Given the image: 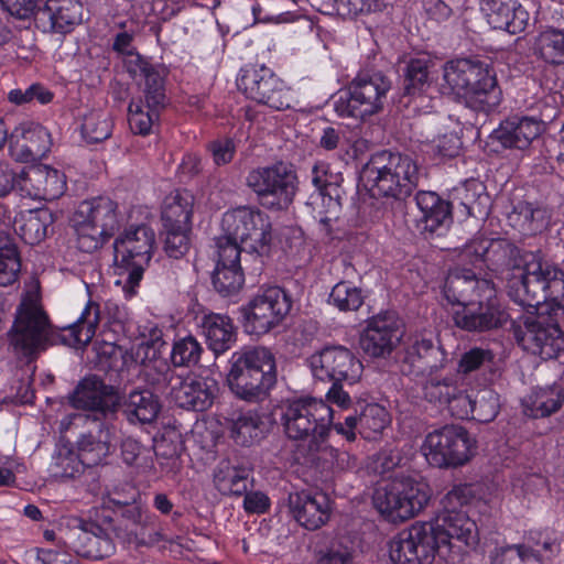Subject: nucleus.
<instances>
[{
	"label": "nucleus",
	"mask_w": 564,
	"mask_h": 564,
	"mask_svg": "<svg viewBox=\"0 0 564 564\" xmlns=\"http://www.w3.org/2000/svg\"><path fill=\"white\" fill-rule=\"evenodd\" d=\"M99 321V305L88 301L74 323L56 328L51 324L40 300L26 296L18 305L13 325L8 332L9 347L20 362L30 365L50 346L87 345L95 336Z\"/></svg>",
	"instance_id": "1"
},
{
	"label": "nucleus",
	"mask_w": 564,
	"mask_h": 564,
	"mask_svg": "<svg viewBox=\"0 0 564 564\" xmlns=\"http://www.w3.org/2000/svg\"><path fill=\"white\" fill-rule=\"evenodd\" d=\"M226 381L229 390L240 400L264 401L276 384L278 371L273 352L263 346L243 347L229 359Z\"/></svg>",
	"instance_id": "2"
},
{
	"label": "nucleus",
	"mask_w": 564,
	"mask_h": 564,
	"mask_svg": "<svg viewBox=\"0 0 564 564\" xmlns=\"http://www.w3.org/2000/svg\"><path fill=\"white\" fill-rule=\"evenodd\" d=\"M490 249H484L476 254V262L485 263L492 271L502 270V264L488 263L486 256ZM507 270H519V278L513 276L508 282V295L522 307L533 308L534 313H541L540 306L547 301L546 274L547 262L539 252L529 249H509L508 259L503 263Z\"/></svg>",
	"instance_id": "3"
},
{
	"label": "nucleus",
	"mask_w": 564,
	"mask_h": 564,
	"mask_svg": "<svg viewBox=\"0 0 564 564\" xmlns=\"http://www.w3.org/2000/svg\"><path fill=\"white\" fill-rule=\"evenodd\" d=\"M72 224L82 245L102 247L115 238L112 247H118L138 240L139 227H130L116 236L121 227L118 204L106 196L83 200L72 217Z\"/></svg>",
	"instance_id": "4"
},
{
	"label": "nucleus",
	"mask_w": 564,
	"mask_h": 564,
	"mask_svg": "<svg viewBox=\"0 0 564 564\" xmlns=\"http://www.w3.org/2000/svg\"><path fill=\"white\" fill-rule=\"evenodd\" d=\"M361 178L373 196L404 199L417 186L420 172L411 155L383 150L364 165Z\"/></svg>",
	"instance_id": "5"
},
{
	"label": "nucleus",
	"mask_w": 564,
	"mask_h": 564,
	"mask_svg": "<svg viewBox=\"0 0 564 564\" xmlns=\"http://www.w3.org/2000/svg\"><path fill=\"white\" fill-rule=\"evenodd\" d=\"M143 332V424L152 423L162 409L161 395L173 377L166 358L169 349L163 328L148 323Z\"/></svg>",
	"instance_id": "6"
},
{
	"label": "nucleus",
	"mask_w": 564,
	"mask_h": 564,
	"mask_svg": "<svg viewBox=\"0 0 564 564\" xmlns=\"http://www.w3.org/2000/svg\"><path fill=\"white\" fill-rule=\"evenodd\" d=\"M332 419L333 410L323 400L299 398L282 404L280 421L285 435L305 442L296 449L297 459H303V452L313 443L328 437Z\"/></svg>",
	"instance_id": "7"
},
{
	"label": "nucleus",
	"mask_w": 564,
	"mask_h": 564,
	"mask_svg": "<svg viewBox=\"0 0 564 564\" xmlns=\"http://www.w3.org/2000/svg\"><path fill=\"white\" fill-rule=\"evenodd\" d=\"M391 80L380 70H361L334 102L340 117L365 118L383 109Z\"/></svg>",
	"instance_id": "8"
},
{
	"label": "nucleus",
	"mask_w": 564,
	"mask_h": 564,
	"mask_svg": "<svg viewBox=\"0 0 564 564\" xmlns=\"http://www.w3.org/2000/svg\"><path fill=\"white\" fill-rule=\"evenodd\" d=\"M246 184L256 194L259 204L270 210L288 209L297 192L296 173L283 162L251 170Z\"/></svg>",
	"instance_id": "9"
},
{
	"label": "nucleus",
	"mask_w": 564,
	"mask_h": 564,
	"mask_svg": "<svg viewBox=\"0 0 564 564\" xmlns=\"http://www.w3.org/2000/svg\"><path fill=\"white\" fill-rule=\"evenodd\" d=\"M111 533L117 535V529L109 516L102 517V523L91 519L72 518L61 530L59 541L79 556L102 560L115 553Z\"/></svg>",
	"instance_id": "10"
},
{
	"label": "nucleus",
	"mask_w": 564,
	"mask_h": 564,
	"mask_svg": "<svg viewBox=\"0 0 564 564\" xmlns=\"http://www.w3.org/2000/svg\"><path fill=\"white\" fill-rule=\"evenodd\" d=\"M430 500L426 484L412 478H395L378 488L373 495L376 509L391 522H402L416 516Z\"/></svg>",
	"instance_id": "11"
},
{
	"label": "nucleus",
	"mask_w": 564,
	"mask_h": 564,
	"mask_svg": "<svg viewBox=\"0 0 564 564\" xmlns=\"http://www.w3.org/2000/svg\"><path fill=\"white\" fill-rule=\"evenodd\" d=\"M475 447L476 441L464 426L446 424L425 436L422 449L431 466L457 468L471 459Z\"/></svg>",
	"instance_id": "12"
},
{
	"label": "nucleus",
	"mask_w": 564,
	"mask_h": 564,
	"mask_svg": "<svg viewBox=\"0 0 564 564\" xmlns=\"http://www.w3.org/2000/svg\"><path fill=\"white\" fill-rule=\"evenodd\" d=\"M510 332L523 350L544 360L557 358L564 351L563 333L544 312L520 316L512 322Z\"/></svg>",
	"instance_id": "13"
},
{
	"label": "nucleus",
	"mask_w": 564,
	"mask_h": 564,
	"mask_svg": "<svg viewBox=\"0 0 564 564\" xmlns=\"http://www.w3.org/2000/svg\"><path fill=\"white\" fill-rule=\"evenodd\" d=\"M292 308V299L280 286L261 289L246 305L240 307L243 330L261 336L280 326Z\"/></svg>",
	"instance_id": "14"
},
{
	"label": "nucleus",
	"mask_w": 564,
	"mask_h": 564,
	"mask_svg": "<svg viewBox=\"0 0 564 564\" xmlns=\"http://www.w3.org/2000/svg\"><path fill=\"white\" fill-rule=\"evenodd\" d=\"M272 241L271 224L258 209L239 207L223 215L216 247H254Z\"/></svg>",
	"instance_id": "15"
},
{
	"label": "nucleus",
	"mask_w": 564,
	"mask_h": 564,
	"mask_svg": "<svg viewBox=\"0 0 564 564\" xmlns=\"http://www.w3.org/2000/svg\"><path fill=\"white\" fill-rule=\"evenodd\" d=\"M441 553L440 540L430 521L415 522L399 532L390 542L389 550L394 564H432Z\"/></svg>",
	"instance_id": "16"
},
{
	"label": "nucleus",
	"mask_w": 564,
	"mask_h": 564,
	"mask_svg": "<svg viewBox=\"0 0 564 564\" xmlns=\"http://www.w3.org/2000/svg\"><path fill=\"white\" fill-rule=\"evenodd\" d=\"M193 207L194 196L186 189H176L165 196L161 209L162 230L159 235L164 247L193 243Z\"/></svg>",
	"instance_id": "17"
},
{
	"label": "nucleus",
	"mask_w": 564,
	"mask_h": 564,
	"mask_svg": "<svg viewBox=\"0 0 564 564\" xmlns=\"http://www.w3.org/2000/svg\"><path fill=\"white\" fill-rule=\"evenodd\" d=\"M485 293L469 301L453 313V321L456 327L466 332H488L502 327L509 314L501 306L492 283H482Z\"/></svg>",
	"instance_id": "18"
},
{
	"label": "nucleus",
	"mask_w": 564,
	"mask_h": 564,
	"mask_svg": "<svg viewBox=\"0 0 564 564\" xmlns=\"http://www.w3.org/2000/svg\"><path fill=\"white\" fill-rule=\"evenodd\" d=\"M315 379L345 382L352 386L361 378L364 366L352 350L345 346H326L308 359Z\"/></svg>",
	"instance_id": "19"
},
{
	"label": "nucleus",
	"mask_w": 564,
	"mask_h": 564,
	"mask_svg": "<svg viewBox=\"0 0 564 564\" xmlns=\"http://www.w3.org/2000/svg\"><path fill=\"white\" fill-rule=\"evenodd\" d=\"M238 86L247 97L274 110L291 107V95L283 82L264 65L246 68L238 80Z\"/></svg>",
	"instance_id": "20"
},
{
	"label": "nucleus",
	"mask_w": 564,
	"mask_h": 564,
	"mask_svg": "<svg viewBox=\"0 0 564 564\" xmlns=\"http://www.w3.org/2000/svg\"><path fill=\"white\" fill-rule=\"evenodd\" d=\"M403 336L401 322L394 312L379 313L367 321L360 336V346L372 358L391 355Z\"/></svg>",
	"instance_id": "21"
},
{
	"label": "nucleus",
	"mask_w": 564,
	"mask_h": 564,
	"mask_svg": "<svg viewBox=\"0 0 564 564\" xmlns=\"http://www.w3.org/2000/svg\"><path fill=\"white\" fill-rule=\"evenodd\" d=\"M241 252L263 262V253L259 249H218V259L213 274V285L224 297L237 295L243 286L245 274L241 268Z\"/></svg>",
	"instance_id": "22"
},
{
	"label": "nucleus",
	"mask_w": 564,
	"mask_h": 564,
	"mask_svg": "<svg viewBox=\"0 0 564 564\" xmlns=\"http://www.w3.org/2000/svg\"><path fill=\"white\" fill-rule=\"evenodd\" d=\"M430 523L435 529V534L441 544V557L447 558L453 552V540L466 546L475 545L478 542V529L465 511H442Z\"/></svg>",
	"instance_id": "23"
},
{
	"label": "nucleus",
	"mask_w": 564,
	"mask_h": 564,
	"mask_svg": "<svg viewBox=\"0 0 564 564\" xmlns=\"http://www.w3.org/2000/svg\"><path fill=\"white\" fill-rule=\"evenodd\" d=\"M447 355L433 338L416 335L404 348L401 371L405 376L419 378L432 370L444 368Z\"/></svg>",
	"instance_id": "24"
},
{
	"label": "nucleus",
	"mask_w": 564,
	"mask_h": 564,
	"mask_svg": "<svg viewBox=\"0 0 564 564\" xmlns=\"http://www.w3.org/2000/svg\"><path fill=\"white\" fill-rule=\"evenodd\" d=\"M8 147L15 161H37L51 151V133L40 123L23 122L9 134Z\"/></svg>",
	"instance_id": "25"
},
{
	"label": "nucleus",
	"mask_w": 564,
	"mask_h": 564,
	"mask_svg": "<svg viewBox=\"0 0 564 564\" xmlns=\"http://www.w3.org/2000/svg\"><path fill=\"white\" fill-rule=\"evenodd\" d=\"M19 188L33 199L54 200L66 189V177L48 165H32L19 175Z\"/></svg>",
	"instance_id": "26"
},
{
	"label": "nucleus",
	"mask_w": 564,
	"mask_h": 564,
	"mask_svg": "<svg viewBox=\"0 0 564 564\" xmlns=\"http://www.w3.org/2000/svg\"><path fill=\"white\" fill-rule=\"evenodd\" d=\"M474 72L476 76L468 83L464 104L475 111L489 113L500 105L502 91L496 74L488 64L475 59Z\"/></svg>",
	"instance_id": "27"
},
{
	"label": "nucleus",
	"mask_w": 564,
	"mask_h": 564,
	"mask_svg": "<svg viewBox=\"0 0 564 564\" xmlns=\"http://www.w3.org/2000/svg\"><path fill=\"white\" fill-rule=\"evenodd\" d=\"M140 497L141 491L139 488L127 484L116 490L110 498V502L117 506L120 512V522L118 525H115L117 536L135 549L141 545L139 539L141 520Z\"/></svg>",
	"instance_id": "28"
},
{
	"label": "nucleus",
	"mask_w": 564,
	"mask_h": 564,
	"mask_svg": "<svg viewBox=\"0 0 564 564\" xmlns=\"http://www.w3.org/2000/svg\"><path fill=\"white\" fill-rule=\"evenodd\" d=\"M289 509L300 525L312 531L323 527L330 518L329 498L319 491L291 492Z\"/></svg>",
	"instance_id": "29"
},
{
	"label": "nucleus",
	"mask_w": 564,
	"mask_h": 564,
	"mask_svg": "<svg viewBox=\"0 0 564 564\" xmlns=\"http://www.w3.org/2000/svg\"><path fill=\"white\" fill-rule=\"evenodd\" d=\"M218 392L219 384L214 377L192 375L173 387L172 397L180 408L203 412L214 404Z\"/></svg>",
	"instance_id": "30"
},
{
	"label": "nucleus",
	"mask_w": 564,
	"mask_h": 564,
	"mask_svg": "<svg viewBox=\"0 0 564 564\" xmlns=\"http://www.w3.org/2000/svg\"><path fill=\"white\" fill-rule=\"evenodd\" d=\"M117 400L115 387L106 384L97 376L83 379L70 395L74 408L91 411L102 416L115 410Z\"/></svg>",
	"instance_id": "31"
},
{
	"label": "nucleus",
	"mask_w": 564,
	"mask_h": 564,
	"mask_svg": "<svg viewBox=\"0 0 564 564\" xmlns=\"http://www.w3.org/2000/svg\"><path fill=\"white\" fill-rule=\"evenodd\" d=\"M416 205L422 212V234L425 238L441 237L452 224L451 204L440 198L434 192H419Z\"/></svg>",
	"instance_id": "32"
},
{
	"label": "nucleus",
	"mask_w": 564,
	"mask_h": 564,
	"mask_svg": "<svg viewBox=\"0 0 564 564\" xmlns=\"http://www.w3.org/2000/svg\"><path fill=\"white\" fill-rule=\"evenodd\" d=\"M481 10L494 29L510 34L522 32L529 19L527 10L516 0H482Z\"/></svg>",
	"instance_id": "33"
},
{
	"label": "nucleus",
	"mask_w": 564,
	"mask_h": 564,
	"mask_svg": "<svg viewBox=\"0 0 564 564\" xmlns=\"http://www.w3.org/2000/svg\"><path fill=\"white\" fill-rule=\"evenodd\" d=\"M542 127L538 120L528 117H512L502 121L491 132L490 138L503 148L523 150L540 135Z\"/></svg>",
	"instance_id": "34"
},
{
	"label": "nucleus",
	"mask_w": 564,
	"mask_h": 564,
	"mask_svg": "<svg viewBox=\"0 0 564 564\" xmlns=\"http://www.w3.org/2000/svg\"><path fill=\"white\" fill-rule=\"evenodd\" d=\"M36 17L47 22L51 32L66 34L82 22L83 6L78 0H46Z\"/></svg>",
	"instance_id": "35"
},
{
	"label": "nucleus",
	"mask_w": 564,
	"mask_h": 564,
	"mask_svg": "<svg viewBox=\"0 0 564 564\" xmlns=\"http://www.w3.org/2000/svg\"><path fill=\"white\" fill-rule=\"evenodd\" d=\"M199 327L207 347L219 356L237 341V327L232 318L226 314L209 312L200 317Z\"/></svg>",
	"instance_id": "36"
},
{
	"label": "nucleus",
	"mask_w": 564,
	"mask_h": 564,
	"mask_svg": "<svg viewBox=\"0 0 564 564\" xmlns=\"http://www.w3.org/2000/svg\"><path fill=\"white\" fill-rule=\"evenodd\" d=\"M167 70L164 66L149 65L143 61V78L145 101L149 108L147 113L150 127L143 126V137L151 131L160 119V110L165 106V77Z\"/></svg>",
	"instance_id": "37"
},
{
	"label": "nucleus",
	"mask_w": 564,
	"mask_h": 564,
	"mask_svg": "<svg viewBox=\"0 0 564 564\" xmlns=\"http://www.w3.org/2000/svg\"><path fill=\"white\" fill-rule=\"evenodd\" d=\"M482 283H491L485 279H477L475 273L469 270H453L447 274L443 293L448 303L457 304L459 307L469 303L485 293Z\"/></svg>",
	"instance_id": "38"
},
{
	"label": "nucleus",
	"mask_w": 564,
	"mask_h": 564,
	"mask_svg": "<svg viewBox=\"0 0 564 564\" xmlns=\"http://www.w3.org/2000/svg\"><path fill=\"white\" fill-rule=\"evenodd\" d=\"M419 384L422 390L423 398L434 404L444 405L451 397L457 393L459 376L456 372L447 371L444 368L432 370L419 377Z\"/></svg>",
	"instance_id": "39"
},
{
	"label": "nucleus",
	"mask_w": 564,
	"mask_h": 564,
	"mask_svg": "<svg viewBox=\"0 0 564 564\" xmlns=\"http://www.w3.org/2000/svg\"><path fill=\"white\" fill-rule=\"evenodd\" d=\"M475 59L457 58L448 61L443 66V77L440 90L443 95L463 101L468 91V83L475 78Z\"/></svg>",
	"instance_id": "40"
},
{
	"label": "nucleus",
	"mask_w": 564,
	"mask_h": 564,
	"mask_svg": "<svg viewBox=\"0 0 564 564\" xmlns=\"http://www.w3.org/2000/svg\"><path fill=\"white\" fill-rule=\"evenodd\" d=\"M328 437L313 443L303 452V463L324 469L348 470L357 467V457L347 451H339L327 443Z\"/></svg>",
	"instance_id": "41"
},
{
	"label": "nucleus",
	"mask_w": 564,
	"mask_h": 564,
	"mask_svg": "<svg viewBox=\"0 0 564 564\" xmlns=\"http://www.w3.org/2000/svg\"><path fill=\"white\" fill-rule=\"evenodd\" d=\"M249 475L246 467L223 459L213 470V485L223 496L241 497L248 490Z\"/></svg>",
	"instance_id": "42"
},
{
	"label": "nucleus",
	"mask_w": 564,
	"mask_h": 564,
	"mask_svg": "<svg viewBox=\"0 0 564 564\" xmlns=\"http://www.w3.org/2000/svg\"><path fill=\"white\" fill-rule=\"evenodd\" d=\"M547 218L544 208L529 202H518L507 214L508 224L524 237L541 232L547 225Z\"/></svg>",
	"instance_id": "43"
},
{
	"label": "nucleus",
	"mask_w": 564,
	"mask_h": 564,
	"mask_svg": "<svg viewBox=\"0 0 564 564\" xmlns=\"http://www.w3.org/2000/svg\"><path fill=\"white\" fill-rule=\"evenodd\" d=\"M141 344L132 346L130 350L122 352L121 348L111 343H104L97 348L99 364L102 368H111L112 358L119 354L121 357V367L118 376L121 380L128 382L139 379L141 377V362L138 360Z\"/></svg>",
	"instance_id": "44"
},
{
	"label": "nucleus",
	"mask_w": 564,
	"mask_h": 564,
	"mask_svg": "<svg viewBox=\"0 0 564 564\" xmlns=\"http://www.w3.org/2000/svg\"><path fill=\"white\" fill-rule=\"evenodd\" d=\"M564 402V390L560 384L538 388L523 402L525 415L540 419L557 412Z\"/></svg>",
	"instance_id": "45"
},
{
	"label": "nucleus",
	"mask_w": 564,
	"mask_h": 564,
	"mask_svg": "<svg viewBox=\"0 0 564 564\" xmlns=\"http://www.w3.org/2000/svg\"><path fill=\"white\" fill-rule=\"evenodd\" d=\"M231 422V437L239 445L250 446L264 435L265 424L256 411L249 410L234 414Z\"/></svg>",
	"instance_id": "46"
},
{
	"label": "nucleus",
	"mask_w": 564,
	"mask_h": 564,
	"mask_svg": "<svg viewBox=\"0 0 564 564\" xmlns=\"http://www.w3.org/2000/svg\"><path fill=\"white\" fill-rule=\"evenodd\" d=\"M523 544L539 554V564H546L561 553L560 535L552 529L528 531Z\"/></svg>",
	"instance_id": "47"
},
{
	"label": "nucleus",
	"mask_w": 564,
	"mask_h": 564,
	"mask_svg": "<svg viewBox=\"0 0 564 564\" xmlns=\"http://www.w3.org/2000/svg\"><path fill=\"white\" fill-rule=\"evenodd\" d=\"M327 164L319 162L312 167L311 181L316 193L311 196V204L317 205L322 200L327 209H335L339 206V189L337 184L329 181Z\"/></svg>",
	"instance_id": "48"
},
{
	"label": "nucleus",
	"mask_w": 564,
	"mask_h": 564,
	"mask_svg": "<svg viewBox=\"0 0 564 564\" xmlns=\"http://www.w3.org/2000/svg\"><path fill=\"white\" fill-rule=\"evenodd\" d=\"M357 416L358 432L366 438H375L390 423V415L384 406L378 403H367L360 406Z\"/></svg>",
	"instance_id": "49"
},
{
	"label": "nucleus",
	"mask_w": 564,
	"mask_h": 564,
	"mask_svg": "<svg viewBox=\"0 0 564 564\" xmlns=\"http://www.w3.org/2000/svg\"><path fill=\"white\" fill-rule=\"evenodd\" d=\"M535 51L546 63L564 66V29H547L535 40Z\"/></svg>",
	"instance_id": "50"
},
{
	"label": "nucleus",
	"mask_w": 564,
	"mask_h": 564,
	"mask_svg": "<svg viewBox=\"0 0 564 564\" xmlns=\"http://www.w3.org/2000/svg\"><path fill=\"white\" fill-rule=\"evenodd\" d=\"M52 221V215L47 209L29 212L19 227L20 238L24 245L34 247L46 237L47 225Z\"/></svg>",
	"instance_id": "51"
},
{
	"label": "nucleus",
	"mask_w": 564,
	"mask_h": 564,
	"mask_svg": "<svg viewBox=\"0 0 564 564\" xmlns=\"http://www.w3.org/2000/svg\"><path fill=\"white\" fill-rule=\"evenodd\" d=\"M202 354L200 343L194 336L187 335L174 340L170 360L175 368H191L199 362Z\"/></svg>",
	"instance_id": "52"
},
{
	"label": "nucleus",
	"mask_w": 564,
	"mask_h": 564,
	"mask_svg": "<svg viewBox=\"0 0 564 564\" xmlns=\"http://www.w3.org/2000/svg\"><path fill=\"white\" fill-rule=\"evenodd\" d=\"M85 467L78 453L63 447L54 455L51 471L55 478L74 479L83 474Z\"/></svg>",
	"instance_id": "53"
},
{
	"label": "nucleus",
	"mask_w": 564,
	"mask_h": 564,
	"mask_svg": "<svg viewBox=\"0 0 564 564\" xmlns=\"http://www.w3.org/2000/svg\"><path fill=\"white\" fill-rule=\"evenodd\" d=\"M263 253V262L265 259L275 258L278 271L293 273L300 268L306 265L312 256L306 254L302 249H259Z\"/></svg>",
	"instance_id": "54"
},
{
	"label": "nucleus",
	"mask_w": 564,
	"mask_h": 564,
	"mask_svg": "<svg viewBox=\"0 0 564 564\" xmlns=\"http://www.w3.org/2000/svg\"><path fill=\"white\" fill-rule=\"evenodd\" d=\"M113 256L118 269L129 271L127 282L122 290L126 299H131L138 294V288L141 281V265L132 261L135 256L132 249L116 248L113 249Z\"/></svg>",
	"instance_id": "55"
},
{
	"label": "nucleus",
	"mask_w": 564,
	"mask_h": 564,
	"mask_svg": "<svg viewBox=\"0 0 564 564\" xmlns=\"http://www.w3.org/2000/svg\"><path fill=\"white\" fill-rule=\"evenodd\" d=\"M500 409L499 394L492 389H482L473 398L471 420L488 423L495 420Z\"/></svg>",
	"instance_id": "56"
},
{
	"label": "nucleus",
	"mask_w": 564,
	"mask_h": 564,
	"mask_svg": "<svg viewBox=\"0 0 564 564\" xmlns=\"http://www.w3.org/2000/svg\"><path fill=\"white\" fill-rule=\"evenodd\" d=\"M109 452V443L91 433L83 434L77 441V453L87 467L99 465Z\"/></svg>",
	"instance_id": "57"
},
{
	"label": "nucleus",
	"mask_w": 564,
	"mask_h": 564,
	"mask_svg": "<svg viewBox=\"0 0 564 564\" xmlns=\"http://www.w3.org/2000/svg\"><path fill=\"white\" fill-rule=\"evenodd\" d=\"M430 59L413 58L404 70L403 89L406 95H415L429 86Z\"/></svg>",
	"instance_id": "58"
},
{
	"label": "nucleus",
	"mask_w": 564,
	"mask_h": 564,
	"mask_svg": "<svg viewBox=\"0 0 564 564\" xmlns=\"http://www.w3.org/2000/svg\"><path fill=\"white\" fill-rule=\"evenodd\" d=\"M328 302L339 311H357L364 303V296L359 288L340 281L332 289Z\"/></svg>",
	"instance_id": "59"
},
{
	"label": "nucleus",
	"mask_w": 564,
	"mask_h": 564,
	"mask_svg": "<svg viewBox=\"0 0 564 564\" xmlns=\"http://www.w3.org/2000/svg\"><path fill=\"white\" fill-rule=\"evenodd\" d=\"M112 122L104 112H91L84 118L82 134L88 143H99L111 135Z\"/></svg>",
	"instance_id": "60"
},
{
	"label": "nucleus",
	"mask_w": 564,
	"mask_h": 564,
	"mask_svg": "<svg viewBox=\"0 0 564 564\" xmlns=\"http://www.w3.org/2000/svg\"><path fill=\"white\" fill-rule=\"evenodd\" d=\"M317 564H352V550L334 539L315 549Z\"/></svg>",
	"instance_id": "61"
},
{
	"label": "nucleus",
	"mask_w": 564,
	"mask_h": 564,
	"mask_svg": "<svg viewBox=\"0 0 564 564\" xmlns=\"http://www.w3.org/2000/svg\"><path fill=\"white\" fill-rule=\"evenodd\" d=\"M456 199L464 206L468 215L481 213L480 206L488 200V195L485 193V186L477 181H468L465 185L456 189Z\"/></svg>",
	"instance_id": "62"
},
{
	"label": "nucleus",
	"mask_w": 564,
	"mask_h": 564,
	"mask_svg": "<svg viewBox=\"0 0 564 564\" xmlns=\"http://www.w3.org/2000/svg\"><path fill=\"white\" fill-rule=\"evenodd\" d=\"M546 274V295L552 308L564 310V271L547 262Z\"/></svg>",
	"instance_id": "63"
},
{
	"label": "nucleus",
	"mask_w": 564,
	"mask_h": 564,
	"mask_svg": "<svg viewBox=\"0 0 564 564\" xmlns=\"http://www.w3.org/2000/svg\"><path fill=\"white\" fill-rule=\"evenodd\" d=\"M21 270L18 249H0V285L14 283Z\"/></svg>",
	"instance_id": "64"
}]
</instances>
